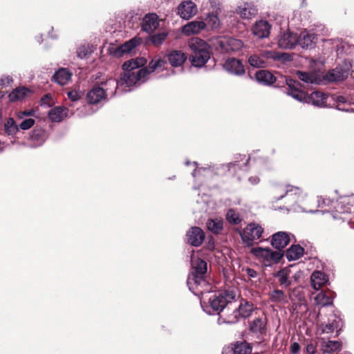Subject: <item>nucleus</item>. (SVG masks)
<instances>
[{"label":"nucleus","mask_w":354,"mask_h":354,"mask_svg":"<svg viewBox=\"0 0 354 354\" xmlns=\"http://www.w3.org/2000/svg\"><path fill=\"white\" fill-rule=\"evenodd\" d=\"M342 343L339 341L328 340L325 342L324 351L326 353L335 352L341 350Z\"/></svg>","instance_id":"nucleus-45"},{"label":"nucleus","mask_w":354,"mask_h":354,"mask_svg":"<svg viewBox=\"0 0 354 354\" xmlns=\"http://www.w3.org/2000/svg\"><path fill=\"white\" fill-rule=\"evenodd\" d=\"M106 97V91L103 87L100 86L93 87L88 92L86 95V99L89 104H97Z\"/></svg>","instance_id":"nucleus-23"},{"label":"nucleus","mask_w":354,"mask_h":354,"mask_svg":"<svg viewBox=\"0 0 354 354\" xmlns=\"http://www.w3.org/2000/svg\"><path fill=\"white\" fill-rule=\"evenodd\" d=\"M48 134L42 128H35L33 129L30 139L33 142L31 144L32 147L41 146L47 139Z\"/></svg>","instance_id":"nucleus-27"},{"label":"nucleus","mask_w":354,"mask_h":354,"mask_svg":"<svg viewBox=\"0 0 354 354\" xmlns=\"http://www.w3.org/2000/svg\"><path fill=\"white\" fill-rule=\"evenodd\" d=\"M223 68L230 73L235 75H242L245 68L242 62L236 58H228L223 64Z\"/></svg>","instance_id":"nucleus-17"},{"label":"nucleus","mask_w":354,"mask_h":354,"mask_svg":"<svg viewBox=\"0 0 354 354\" xmlns=\"http://www.w3.org/2000/svg\"><path fill=\"white\" fill-rule=\"evenodd\" d=\"M141 42V39L138 37H133L130 40L126 41L124 44L118 46L114 51V55L120 57L123 56L126 53H129L132 51L136 46H138Z\"/></svg>","instance_id":"nucleus-19"},{"label":"nucleus","mask_w":354,"mask_h":354,"mask_svg":"<svg viewBox=\"0 0 354 354\" xmlns=\"http://www.w3.org/2000/svg\"><path fill=\"white\" fill-rule=\"evenodd\" d=\"M315 39V35L314 33L304 30L298 35L297 45L303 48H310L314 44Z\"/></svg>","instance_id":"nucleus-31"},{"label":"nucleus","mask_w":354,"mask_h":354,"mask_svg":"<svg viewBox=\"0 0 354 354\" xmlns=\"http://www.w3.org/2000/svg\"><path fill=\"white\" fill-rule=\"evenodd\" d=\"M279 282L281 286L288 288L291 285V281L289 280V271L286 269L280 270L277 274Z\"/></svg>","instance_id":"nucleus-40"},{"label":"nucleus","mask_w":354,"mask_h":354,"mask_svg":"<svg viewBox=\"0 0 354 354\" xmlns=\"http://www.w3.org/2000/svg\"><path fill=\"white\" fill-rule=\"evenodd\" d=\"M218 45L223 51L230 53L241 50L243 43L241 40L233 37H223L218 41Z\"/></svg>","instance_id":"nucleus-13"},{"label":"nucleus","mask_w":354,"mask_h":354,"mask_svg":"<svg viewBox=\"0 0 354 354\" xmlns=\"http://www.w3.org/2000/svg\"><path fill=\"white\" fill-rule=\"evenodd\" d=\"M34 114H35V111L33 109H30V110L20 111L18 113L17 115L19 119H24L25 117L32 116V115H34Z\"/></svg>","instance_id":"nucleus-55"},{"label":"nucleus","mask_w":354,"mask_h":354,"mask_svg":"<svg viewBox=\"0 0 354 354\" xmlns=\"http://www.w3.org/2000/svg\"><path fill=\"white\" fill-rule=\"evenodd\" d=\"M167 32H159L155 35H153L150 37V40L152 42V44L155 46H160L161 45L167 37Z\"/></svg>","instance_id":"nucleus-46"},{"label":"nucleus","mask_w":354,"mask_h":354,"mask_svg":"<svg viewBox=\"0 0 354 354\" xmlns=\"http://www.w3.org/2000/svg\"><path fill=\"white\" fill-rule=\"evenodd\" d=\"M253 310V305L251 303L242 300L239 306L232 313L227 315L225 318L219 317L218 319V324H236L241 318L245 319L249 317Z\"/></svg>","instance_id":"nucleus-6"},{"label":"nucleus","mask_w":354,"mask_h":354,"mask_svg":"<svg viewBox=\"0 0 354 354\" xmlns=\"http://www.w3.org/2000/svg\"><path fill=\"white\" fill-rule=\"evenodd\" d=\"M72 73L65 68H61L55 71L53 76V80L61 86L67 84L71 80Z\"/></svg>","instance_id":"nucleus-28"},{"label":"nucleus","mask_w":354,"mask_h":354,"mask_svg":"<svg viewBox=\"0 0 354 354\" xmlns=\"http://www.w3.org/2000/svg\"><path fill=\"white\" fill-rule=\"evenodd\" d=\"M332 215L334 219L342 220L350 225L354 218V195L341 197L337 201Z\"/></svg>","instance_id":"nucleus-5"},{"label":"nucleus","mask_w":354,"mask_h":354,"mask_svg":"<svg viewBox=\"0 0 354 354\" xmlns=\"http://www.w3.org/2000/svg\"><path fill=\"white\" fill-rule=\"evenodd\" d=\"M226 219L230 223L233 225H238L242 221V218L239 213L234 209H230L227 211L226 214Z\"/></svg>","instance_id":"nucleus-43"},{"label":"nucleus","mask_w":354,"mask_h":354,"mask_svg":"<svg viewBox=\"0 0 354 354\" xmlns=\"http://www.w3.org/2000/svg\"><path fill=\"white\" fill-rule=\"evenodd\" d=\"M248 181L252 185H257L260 182V179L258 176H251L248 178Z\"/></svg>","instance_id":"nucleus-60"},{"label":"nucleus","mask_w":354,"mask_h":354,"mask_svg":"<svg viewBox=\"0 0 354 354\" xmlns=\"http://www.w3.org/2000/svg\"><path fill=\"white\" fill-rule=\"evenodd\" d=\"M206 225L208 230L214 234L221 233L223 228V221L218 218L208 219Z\"/></svg>","instance_id":"nucleus-38"},{"label":"nucleus","mask_w":354,"mask_h":354,"mask_svg":"<svg viewBox=\"0 0 354 354\" xmlns=\"http://www.w3.org/2000/svg\"><path fill=\"white\" fill-rule=\"evenodd\" d=\"M68 109L64 106H55L48 113L49 119L54 122H59L67 117Z\"/></svg>","instance_id":"nucleus-29"},{"label":"nucleus","mask_w":354,"mask_h":354,"mask_svg":"<svg viewBox=\"0 0 354 354\" xmlns=\"http://www.w3.org/2000/svg\"><path fill=\"white\" fill-rule=\"evenodd\" d=\"M205 27L206 24L203 21H192L184 25L182 27L181 31L184 35L189 36L198 34Z\"/></svg>","instance_id":"nucleus-20"},{"label":"nucleus","mask_w":354,"mask_h":354,"mask_svg":"<svg viewBox=\"0 0 354 354\" xmlns=\"http://www.w3.org/2000/svg\"><path fill=\"white\" fill-rule=\"evenodd\" d=\"M159 26L158 16L156 14L150 13L145 15L142 23V29L143 31L151 33L155 30Z\"/></svg>","instance_id":"nucleus-22"},{"label":"nucleus","mask_w":354,"mask_h":354,"mask_svg":"<svg viewBox=\"0 0 354 354\" xmlns=\"http://www.w3.org/2000/svg\"><path fill=\"white\" fill-rule=\"evenodd\" d=\"M310 282L313 288L319 290L328 282V277L322 271H315L311 275Z\"/></svg>","instance_id":"nucleus-26"},{"label":"nucleus","mask_w":354,"mask_h":354,"mask_svg":"<svg viewBox=\"0 0 354 354\" xmlns=\"http://www.w3.org/2000/svg\"><path fill=\"white\" fill-rule=\"evenodd\" d=\"M235 297L236 295L232 291H218L209 297L208 304H205L202 301L201 304L203 310L207 314H218L226 306L231 304Z\"/></svg>","instance_id":"nucleus-3"},{"label":"nucleus","mask_w":354,"mask_h":354,"mask_svg":"<svg viewBox=\"0 0 354 354\" xmlns=\"http://www.w3.org/2000/svg\"><path fill=\"white\" fill-rule=\"evenodd\" d=\"M251 253L261 261L265 266H270L272 263L279 262L283 256V252L263 248H254L251 250Z\"/></svg>","instance_id":"nucleus-8"},{"label":"nucleus","mask_w":354,"mask_h":354,"mask_svg":"<svg viewBox=\"0 0 354 354\" xmlns=\"http://www.w3.org/2000/svg\"><path fill=\"white\" fill-rule=\"evenodd\" d=\"M238 161H235L234 162H230L225 165H223V167L227 169L229 171L232 170L233 171H236L237 169H241L239 164L237 163Z\"/></svg>","instance_id":"nucleus-53"},{"label":"nucleus","mask_w":354,"mask_h":354,"mask_svg":"<svg viewBox=\"0 0 354 354\" xmlns=\"http://www.w3.org/2000/svg\"><path fill=\"white\" fill-rule=\"evenodd\" d=\"M297 42L298 35L287 31L279 36L278 46L282 49H292L297 45Z\"/></svg>","instance_id":"nucleus-12"},{"label":"nucleus","mask_w":354,"mask_h":354,"mask_svg":"<svg viewBox=\"0 0 354 354\" xmlns=\"http://www.w3.org/2000/svg\"><path fill=\"white\" fill-rule=\"evenodd\" d=\"M263 229L256 223H250L246 227L240 232V236L243 242L247 245H252L253 241L258 240L262 236Z\"/></svg>","instance_id":"nucleus-9"},{"label":"nucleus","mask_w":354,"mask_h":354,"mask_svg":"<svg viewBox=\"0 0 354 354\" xmlns=\"http://www.w3.org/2000/svg\"><path fill=\"white\" fill-rule=\"evenodd\" d=\"M252 351V346L246 341H238L234 344V354H251Z\"/></svg>","instance_id":"nucleus-37"},{"label":"nucleus","mask_w":354,"mask_h":354,"mask_svg":"<svg viewBox=\"0 0 354 354\" xmlns=\"http://www.w3.org/2000/svg\"><path fill=\"white\" fill-rule=\"evenodd\" d=\"M341 319L335 318L332 322L322 326V330L324 333H332L339 328Z\"/></svg>","instance_id":"nucleus-42"},{"label":"nucleus","mask_w":354,"mask_h":354,"mask_svg":"<svg viewBox=\"0 0 354 354\" xmlns=\"http://www.w3.org/2000/svg\"><path fill=\"white\" fill-rule=\"evenodd\" d=\"M289 55L287 53H278L273 50H263L259 54L252 55L248 58L249 64L253 68H264L266 66V59L274 60L288 59Z\"/></svg>","instance_id":"nucleus-7"},{"label":"nucleus","mask_w":354,"mask_h":354,"mask_svg":"<svg viewBox=\"0 0 354 354\" xmlns=\"http://www.w3.org/2000/svg\"><path fill=\"white\" fill-rule=\"evenodd\" d=\"M337 109H338L339 110L344 111H346V112H348V111H353V109L349 110V109H342V108H341V107L339 106V105H338V106H337Z\"/></svg>","instance_id":"nucleus-61"},{"label":"nucleus","mask_w":354,"mask_h":354,"mask_svg":"<svg viewBox=\"0 0 354 354\" xmlns=\"http://www.w3.org/2000/svg\"><path fill=\"white\" fill-rule=\"evenodd\" d=\"M187 59V55L182 50H172L167 54V60L173 67L182 66Z\"/></svg>","instance_id":"nucleus-25"},{"label":"nucleus","mask_w":354,"mask_h":354,"mask_svg":"<svg viewBox=\"0 0 354 354\" xmlns=\"http://www.w3.org/2000/svg\"><path fill=\"white\" fill-rule=\"evenodd\" d=\"M92 52L93 50L88 45H82L77 50V56L81 59L87 57Z\"/></svg>","instance_id":"nucleus-48"},{"label":"nucleus","mask_w":354,"mask_h":354,"mask_svg":"<svg viewBox=\"0 0 354 354\" xmlns=\"http://www.w3.org/2000/svg\"><path fill=\"white\" fill-rule=\"evenodd\" d=\"M306 349L308 354H315L316 353V347L313 344H307Z\"/></svg>","instance_id":"nucleus-58"},{"label":"nucleus","mask_w":354,"mask_h":354,"mask_svg":"<svg viewBox=\"0 0 354 354\" xmlns=\"http://www.w3.org/2000/svg\"><path fill=\"white\" fill-rule=\"evenodd\" d=\"M304 250L299 245H292L286 250V257L289 261H295L304 254Z\"/></svg>","instance_id":"nucleus-36"},{"label":"nucleus","mask_w":354,"mask_h":354,"mask_svg":"<svg viewBox=\"0 0 354 354\" xmlns=\"http://www.w3.org/2000/svg\"><path fill=\"white\" fill-rule=\"evenodd\" d=\"M290 234L286 232H278L272 236L271 245L277 250L283 252V249L288 245L290 241Z\"/></svg>","instance_id":"nucleus-15"},{"label":"nucleus","mask_w":354,"mask_h":354,"mask_svg":"<svg viewBox=\"0 0 354 354\" xmlns=\"http://www.w3.org/2000/svg\"><path fill=\"white\" fill-rule=\"evenodd\" d=\"M206 26H209L212 29H216L220 27V19L218 17L217 11L216 12L209 13L205 18Z\"/></svg>","instance_id":"nucleus-41"},{"label":"nucleus","mask_w":354,"mask_h":354,"mask_svg":"<svg viewBox=\"0 0 354 354\" xmlns=\"http://www.w3.org/2000/svg\"><path fill=\"white\" fill-rule=\"evenodd\" d=\"M147 64L144 57H137L125 62L122 65L123 75L118 81L109 78L100 84L106 91V97H113L118 92L119 93H127L131 91L133 86L140 85L145 82L147 75L158 68H163L166 62L162 59L151 60L147 68H140Z\"/></svg>","instance_id":"nucleus-1"},{"label":"nucleus","mask_w":354,"mask_h":354,"mask_svg":"<svg viewBox=\"0 0 354 354\" xmlns=\"http://www.w3.org/2000/svg\"><path fill=\"white\" fill-rule=\"evenodd\" d=\"M236 12L243 19H249L254 17L257 13V8L252 4L245 3L236 9Z\"/></svg>","instance_id":"nucleus-33"},{"label":"nucleus","mask_w":354,"mask_h":354,"mask_svg":"<svg viewBox=\"0 0 354 354\" xmlns=\"http://www.w3.org/2000/svg\"><path fill=\"white\" fill-rule=\"evenodd\" d=\"M286 83L288 88L286 91V93L288 95L291 96L299 102L307 103L308 95L298 88V86H299V83L298 82L289 79L286 80Z\"/></svg>","instance_id":"nucleus-11"},{"label":"nucleus","mask_w":354,"mask_h":354,"mask_svg":"<svg viewBox=\"0 0 354 354\" xmlns=\"http://www.w3.org/2000/svg\"><path fill=\"white\" fill-rule=\"evenodd\" d=\"M198 11L195 3L191 1L182 2L178 7V14L183 19H189Z\"/></svg>","instance_id":"nucleus-16"},{"label":"nucleus","mask_w":354,"mask_h":354,"mask_svg":"<svg viewBox=\"0 0 354 354\" xmlns=\"http://www.w3.org/2000/svg\"><path fill=\"white\" fill-rule=\"evenodd\" d=\"M333 201L330 198H323L322 196L317 197V207H325L330 206L332 204Z\"/></svg>","instance_id":"nucleus-51"},{"label":"nucleus","mask_w":354,"mask_h":354,"mask_svg":"<svg viewBox=\"0 0 354 354\" xmlns=\"http://www.w3.org/2000/svg\"><path fill=\"white\" fill-rule=\"evenodd\" d=\"M191 264L192 271L187 280L189 290L197 296L212 291V286L206 278L207 262L200 258H196L192 254Z\"/></svg>","instance_id":"nucleus-2"},{"label":"nucleus","mask_w":354,"mask_h":354,"mask_svg":"<svg viewBox=\"0 0 354 354\" xmlns=\"http://www.w3.org/2000/svg\"><path fill=\"white\" fill-rule=\"evenodd\" d=\"M209 3H210L211 6H212V8H214V7H216V1H212V0H210V1H209Z\"/></svg>","instance_id":"nucleus-62"},{"label":"nucleus","mask_w":354,"mask_h":354,"mask_svg":"<svg viewBox=\"0 0 354 354\" xmlns=\"http://www.w3.org/2000/svg\"><path fill=\"white\" fill-rule=\"evenodd\" d=\"M5 130L6 131L10 134L13 135L15 134L19 128V125H17L14 119L9 118L7 122L5 124Z\"/></svg>","instance_id":"nucleus-47"},{"label":"nucleus","mask_w":354,"mask_h":354,"mask_svg":"<svg viewBox=\"0 0 354 354\" xmlns=\"http://www.w3.org/2000/svg\"><path fill=\"white\" fill-rule=\"evenodd\" d=\"M337 100H338V102H344V97H342V96H339V97H338Z\"/></svg>","instance_id":"nucleus-63"},{"label":"nucleus","mask_w":354,"mask_h":354,"mask_svg":"<svg viewBox=\"0 0 354 354\" xmlns=\"http://www.w3.org/2000/svg\"><path fill=\"white\" fill-rule=\"evenodd\" d=\"M300 350V346L299 343L294 342L290 346V352L292 354H297Z\"/></svg>","instance_id":"nucleus-56"},{"label":"nucleus","mask_w":354,"mask_h":354,"mask_svg":"<svg viewBox=\"0 0 354 354\" xmlns=\"http://www.w3.org/2000/svg\"><path fill=\"white\" fill-rule=\"evenodd\" d=\"M250 330L253 333H263L265 330V323L262 319H255L250 325Z\"/></svg>","instance_id":"nucleus-44"},{"label":"nucleus","mask_w":354,"mask_h":354,"mask_svg":"<svg viewBox=\"0 0 354 354\" xmlns=\"http://www.w3.org/2000/svg\"><path fill=\"white\" fill-rule=\"evenodd\" d=\"M334 292L330 290L321 291L315 297V301L317 305L321 306H327L333 304Z\"/></svg>","instance_id":"nucleus-30"},{"label":"nucleus","mask_w":354,"mask_h":354,"mask_svg":"<svg viewBox=\"0 0 354 354\" xmlns=\"http://www.w3.org/2000/svg\"><path fill=\"white\" fill-rule=\"evenodd\" d=\"M245 272L248 276L250 278H256L257 277V272L252 268H248L245 269Z\"/></svg>","instance_id":"nucleus-59"},{"label":"nucleus","mask_w":354,"mask_h":354,"mask_svg":"<svg viewBox=\"0 0 354 354\" xmlns=\"http://www.w3.org/2000/svg\"><path fill=\"white\" fill-rule=\"evenodd\" d=\"M28 92L29 90L26 87L17 88L9 94V100L11 102H15L22 100L25 97Z\"/></svg>","instance_id":"nucleus-39"},{"label":"nucleus","mask_w":354,"mask_h":354,"mask_svg":"<svg viewBox=\"0 0 354 354\" xmlns=\"http://www.w3.org/2000/svg\"><path fill=\"white\" fill-rule=\"evenodd\" d=\"M35 124V120L32 118L23 119L19 127L22 130H28L31 128Z\"/></svg>","instance_id":"nucleus-50"},{"label":"nucleus","mask_w":354,"mask_h":354,"mask_svg":"<svg viewBox=\"0 0 354 354\" xmlns=\"http://www.w3.org/2000/svg\"><path fill=\"white\" fill-rule=\"evenodd\" d=\"M192 50L189 61L194 67L203 66L210 58L209 46L203 39L194 37L189 41Z\"/></svg>","instance_id":"nucleus-4"},{"label":"nucleus","mask_w":354,"mask_h":354,"mask_svg":"<svg viewBox=\"0 0 354 354\" xmlns=\"http://www.w3.org/2000/svg\"><path fill=\"white\" fill-rule=\"evenodd\" d=\"M271 25L266 20L257 21L252 28L253 34L259 39L266 38L270 35Z\"/></svg>","instance_id":"nucleus-18"},{"label":"nucleus","mask_w":354,"mask_h":354,"mask_svg":"<svg viewBox=\"0 0 354 354\" xmlns=\"http://www.w3.org/2000/svg\"><path fill=\"white\" fill-rule=\"evenodd\" d=\"M12 82V79L9 75H2L0 78L1 86H8Z\"/></svg>","instance_id":"nucleus-54"},{"label":"nucleus","mask_w":354,"mask_h":354,"mask_svg":"<svg viewBox=\"0 0 354 354\" xmlns=\"http://www.w3.org/2000/svg\"><path fill=\"white\" fill-rule=\"evenodd\" d=\"M269 300L272 303L286 304L288 302L285 292L281 290H274L268 294Z\"/></svg>","instance_id":"nucleus-35"},{"label":"nucleus","mask_w":354,"mask_h":354,"mask_svg":"<svg viewBox=\"0 0 354 354\" xmlns=\"http://www.w3.org/2000/svg\"><path fill=\"white\" fill-rule=\"evenodd\" d=\"M67 95L72 102H77L81 97L80 93L75 90L68 92Z\"/></svg>","instance_id":"nucleus-52"},{"label":"nucleus","mask_w":354,"mask_h":354,"mask_svg":"<svg viewBox=\"0 0 354 354\" xmlns=\"http://www.w3.org/2000/svg\"><path fill=\"white\" fill-rule=\"evenodd\" d=\"M277 192H281V194L279 196H275L274 198L276 201H279L284 198L286 196L290 197V196H296L297 197V202L299 203L301 202L304 197L306 196V194L304 193L303 190L299 187L292 186L290 185H286L281 187H278L276 189Z\"/></svg>","instance_id":"nucleus-10"},{"label":"nucleus","mask_w":354,"mask_h":354,"mask_svg":"<svg viewBox=\"0 0 354 354\" xmlns=\"http://www.w3.org/2000/svg\"><path fill=\"white\" fill-rule=\"evenodd\" d=\"M297 76L298 78L306 84H319L321 79L318 77L315 73H308L304 71H297Z\"/></svg>","instance_id":"nucleus-34"},{"label":"nucleus","mask_w":354,"mask_h":354,"mask_svg":"<svg viewBox=\"0 0 354 354\" xmlns=\"http://www.w3.org/2000/svg\"><path fill=\"white\" fill-rule=\"evenodd\" d=\"M256 80L264 85H271L276 82V77L274 75L266 70L257 71L255 74Z\"/></svg>","instance_id":"nucleus-32"},{"label":"nucleus","mask_w":354,"mask_h":354,"mask_svg":"<svg viewBox=\"0 0 354 354\" xmlns=\"http://www.w3.org/2000/svg\"><path fill=\"white\" fill-rule=\"evenodd\" d=\"M348 76V71L337 66L334 69L329 71L325 75L324 78L328 82L342 81Z\"/></svg>","instance_id":"nucleus-21"},{"label":"nucleus","mask_w":354,"mask_h":354,"mask_svg":"<svg viewBox=\"0 0 354 354\" xmlns=\"http://www.w3.org/2000/svg\"><path fill=\"white\" fill-rule=\"evenodd\" d=\"M292 209L295 210V211H297V212H310V213H312V214H315V213H317V212H319L320 211L319 210H309V211H307L305 209H304L303 207H301L300 205H298V207H292Z\"/></svg>","instance_id":"nucleus-57"},{"label":"nucleus","mask_w":354,"mask_h":354,"mask_svg":"<svg viewBox=\"0 0 354 354\" xmlns=\"http://www.w3.org/2000/svg\"><path fill=\"white\" fill-rule=\"evenodd\" d=\"M4 148V143L0 142V152L3 150Z\"/></svg>","instance_id":"nucleus-64"},{"label":"nucleus","mask_w":354,"mask_h":354,"mask_svg":"<svg viewBox=\"0 0 354 354\" xmlns=\"http://www.w3.org/2000/svg\"><path fill=\"white\" fill-rule=\"evenodd\" d=\"M186 238L189 244L192 246L198 247L205 239V233L200 227H192L187 232Z\"/></svg>","instance_id":"nucleus-14"},{"label":"nucleus","mask_w":354,"mask_h":354,"mask_svg":"<svg viewBox=\"0 0 354 354\" xmlns=\"http://www.w3.org/2000/svg\"><path fill=\"white\" fill-rule=\"evenodd\" d=\"M328 97V95L324 93L314 91L310 95H308L307 103L319 107H324L326 105Z\"/></svg>","instance_id":"nucleus-24"},{"label":"nucleus","mask_w":354,"mask_h":354,"mask_svg":"<svg viewBox=\"0 0 354 354\" xmlns=\"http://www.w3.org/2000/svg\"><path fill=\"white\" fill-rule=\"evenodd\" d=\"M212 174V169L209 167L196 168L192 175L194 178L197 176H209Z\"/></svg>","instance_id":"nucleus-49"}]
</instances>
